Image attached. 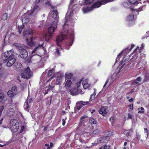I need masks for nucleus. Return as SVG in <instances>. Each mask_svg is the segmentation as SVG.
Wrapping results in <instances>:
<instances>
[{
  "label": "nucleus",
  "instance_id": "nucleus-25",
  "mask_svg": "<svg viewBox=\"0 0 149 149\" xmlns=\"http://www.w3.org/2000/svg\"><path fill=\"white\" fill-rule=\"evenodd\" d=\"M8 18V15L6 13H5L3 14L1 19L3 20H5L7 19Z\"/></svg>",
  "mask_w": 149,
  "mask_h": 149
},
{
  "label": "nucleus",
  "instance_id": "nucleus-18",
  "mask_svg": "<svg viewBox=\"0 0 149 149\" xmlns=\"http://www.w3.org/2000/svg\"><path fill=\"white\" fill-rule=\"evenodd\" d=\"M99 0V1H97L94 3L93 6H92L93 7V8H98L102 4H105L103 3L102 0Z\"/></svg>",
  "mask_w": 149,
  "mask_h": 149
},
{
  "label": "nucleus",
  "instance_id": "nucleus-42",
  "mask_svg": "<svg viewBox=\"0 0 149 149\" xmlns=\"http://www.w3.org/2000/svg\"><path fill=\"white\" fill-rule=\"evenodd\" d=\"M95 96L93 95H91L90 98V101L91 102V101H92L94 98L95 97Z\"/></svg>",
  "mask_w": 149,
  "mask_h": 149
},
{
  "label": "nucleus",
  "instance_id": "nucleus-3",
  "mask_svg": "<svg viewBox=\"0 0 149 149\" xmlns=\"http://www.w3.org/2000/svg\"><path fill=\"white\" fill-rule=\"evenodd\" d=\"M81 81L80 80L74 85V87L69 90L70 93L72 95H76L78 93L82 94L81 89Z\"/></svg>",
  "mask_w": 149,
  "mask_h": 149
},
{
  "label": "nucleus",
  "instance_id": "nucleus-64",
  "mask_svg": "<svg viewBox=\"0 0 149 149\" xmlns=\"http://www.w3.org/2000/svg\"><path fill=\"white\" fill-rule=\"evenodd\" d=\"M134 45L133 44H132L131 45V49H132V48H133L134 47Z\"/></svg>",
  "mask_w": 149,
  "mask_h": 149
},
{
  "label": "nucleus",
  "instance_id": "nucleus-59",
  "mask_svg": "<svg viewBox=\"0 0 149 149\" xmlns=\"http://www.w3.org/2000/svg\"><path fill=\"white\" fill-rule=\"evenodd\" d=\"M3 118H2L1 120H0V125H1L2 123V122L3 121Z\"/></svg>",
  "mask_w": 149,
  "mask_h": 149
},
{
  "label": "nucleus",
  "instance_id": "nucleus-41",
  "mask_svg": "<svg viewBox=\"0 0 149 149\" xmlns=\"http://www.w3.org/2000/svg\"><path fill=\"white\" fill-rule=\"evenodd\" d=\"M4 95L3 94L0 93V102L2 101L4 97Z\"/></svg>",
  "mask_w": 149,
  "mask_h": 149
},
{
  "label": "nucleus",
  "instance_id": "nucleus-53",
  "mask_svg": "<svg viewBox=\"0 0 149 149\" xmlns=\"http://www.w3.org/2000/svg\"><path fill=\"white\" fill-rule=\"evenodd\" d=\"M4 109V107L3 106H1L0 107V111L1 112Z\"/></svg>",
  "mask_w": 149,
  "mask_h": 149
},
{
  "label": "nucleus",
  "instance_id": "nucleus-17",
  "mask_svg": "<svg viewBox=\"0 0 149 149\" xmlns=\"http://www.w3.org/2000/svg\"><path fill=\"white\" fill-rule=\"evenodd\" d=\"M13 51L12 50L7 51L4 53V55L5 57L8 58L13 57Z\"/></svg>",
  "mask_w": 149,
  "mask_h": 149
},
{
  "label": "nucleus",
  "instance_id": "nucleus-47",
  "mask_svg": "<svg viewBox=\"0 0 149 149\" xmlns=\"http://www.w3.org/2000/svg\"><path fill=\"white\" fill-rule=\"evenodd\" d=\"M141 80H142V78L141 77H138L136 78V80L137 81H141Z\"/></svg>",
  "mask_w": 149,
  "mask_h": 149
},
{
  "label": "nucleus",
  "instance_id": "nucleus-50",
  "mask_svg": "<svg viewBox=\"0 0 149 149\" xmlns=\"http://www.w3.org/2000/svg\"><path fill=\"white\" fill-rule=\"evenodd\" d=\"M144 46H145V45H144V44H142V45H141V47L140 48V52H141V50L143 49V48H144Z\"/></svg>",
  "mask_w": 149,
  "mask_h": 149
},
{
  "label": "nucleus",
  "instance_id": "nucleus-1",
  "mask_svg": "<svg viewBox=\"0 0 149 149\" xmlns=\"http://www.w3.org/2000/svg\"><path fill=\"white\" fill-rule=\"evenodd\" d=\"M73 15V11L69 9L65 17V22L60 34L56 38L57 44L59 46H60V43L63 40L65 39L67 36L70 34L72 38L73 37L74 30L72 29L75 21L73 20L72 16Z\"/></svg>",
  "mask_w": 149,
  "mask_h": 149
},
{
  "label": "nucleus",
  "instance_id": "nucleus-32",
  "mask_svg": "<svg viewBox=\"0 0 149 149\" xmlns=\"http://www.w3.org/2000/svg\"><path fill=\"white\" fill-rule=\"evenodd\" d=\"M54 86H53L49 85L48 86V89L47 90V91L45 92V95H46L48 93V91L50 90H52Z\"/></svg>",
  "mask_w": 149,
  "mask_h": 149
},
{
  "label": "nucleus",
  "instance_id": "nucleus-61",
  "mask_svg": "<svg viewBox=\"0 0 149 149\" xmlns=\"http://www.w3.org/2000/svg\"><path fill=\"white\" fill-rule=\"evenodd\" d=\"M146 33L147 34V35L148 36L146 37L147 38L149 36V31H148V32H147Z\"/></svg>",
  "mask_w": 149,
  "mask_h": 149
},
{
  "label": "nucleus",
  "instance_id": "nucleus-13",
  "mask_svg": "<svg viewBox=\"0 0 149 149\" xmlns=\"http://www.w3.org/2000/svg\"><path fill=\"white\" fill-rule=\"evenodd\" d=\"M99 113L103 116H105L108 112V111L106 107H102L99 110Z\"/></svg>",
  "mask_w": 149,
  "mask_h": 149
},
{
  "label": "nucleus",
  "instance_id": "nucleus-5",
  "mask_svg": "<svg viewBox=\"0 0 149 149\" xmlns=\"http://www.w3.org/2000/svg\"><path fill=\"white\" fill-rule=\"evenodd\" d=\"M32 75V73L29 67H28L22 72L21 77L25 79H28L30 78Z\"/></svg>",
  "mask_w": 149,
  "mask_h": 149
},
{
  "label": "nucleus",
  "instance_id": "nucleus-52",
  "mask_svg": "<svg viewBox=\"0 0 149 149\" xmlns=\"http://www.w3.org/2000/svg\"><path fill=\"white\" fill-rule=\"evenodd\" d=\"M62 121H63L62 125L63 126H64L65 125V120L64 119H62Z\"/></svg>",
  "mask_w": 149,
  "mask_h": 149
},
{
  "label": "nucleus",
  "instance_id": "nucleus-22",
  "mask_svg": "<svg viewBox=\"0 0 149 149\" xmlns=\"http://www.w3.org/2000/svg\"><path fill=\"white\" fill-rule=\"evenodd\" d=\"M134 19V14H132L127 17V20L128 22L133 21Z\"/></svg>",
  "mask_w": 149,
  "mask_h": 149
},
{
  "label": "nucleus",
  "instance_id": "nucleus-24",
  "mask_svg": "<svg viewBox=\"0 0 149 149\" xmlns=\"http://www.w3.org/2000/svg\"><path fill=\"white\" fill-rule=\"evenodd\" d=\"M128 2L133 5H136L139 2V0H128Z\"/></svg>",
  "mask_w": 149,
  "mask_h": 149
},
{
  "label": "nucleus",
  "instance_id": "nucleus-39",
  "mask_svg": "<svg viewBox=\"0 0 149 149\" xmlns=\"http://www.w3.org/2000/svg\"><path fill=\"white\" fill-rule=\"evenodd\" d=\"M100 132V131L99 130L97 129L94 130L93 132V133L95 134H98L99 132Z\"/></svg>",
  "mask_w": 149,
  "mask_h": 149
},
{
  "label": "nucleus",
  "instance_id": "nucleus-33",
  "mask_svg": "<svg viewBox=\"0 0 149 149\" xmlns=\"http://www.w3.org/2000/svg\"><path fill=\"white\" fill-rule=\"evenodd\" d=\"M126 49H125V50H123L122 52H121V53H119L118 54V55L117 56V58H116V61H119V58L120 57V56L121 55V54L122 53H123L124 52H125V51H126Z\"/></svg>",
  "mask_w": 149,
  "mask_h": 149
},
{
  "label": "nucleus",
  "instance_id": "nucleus-62",
  "mask_svg": "<svg viewBox=\"0 0 149 149\" xmlns=\"http://www.w3.org/2000/svg\"><path fill=\"white\" fill-rule=\"evenodd\" d=\"M46 4L47 6H49L50 5V3L49 2H48L47 3H46Z\"/></svg>",
  "mask_w": 149,
  "mask_h": 149
},
{
  "label": "nucleus",
  "instance_id": "nucleus-27",
  "mask_svg": "<svg viewBox=\"0 0 149 149\" xmlns=\"http://www.w3.org/2000/svg\"><path fill=\"white\" fill-rule=\"evenodd\" d=\"M7 94L8 96L10 97H13L14 96V95H15L13 92L11 91H8V92Z\"/></svg>",
  "mask_w": 149,
  "mask_h": 149
},
{
  "label": "nucleus",
  "instance_id": "nucleus-43",
  "mask_svg": "<svg viewBox=\"0 0 149 149\" xmlns=\"http://www.w3.org/2000/svg\"><path fill=\"white\" fill-rule=\"evenodd\" d=\"M139 83V82L138 81H137L136 80H134L132 82V84L133 85H135V84H138Z\"/></svg>",
  "mask_w": 149,
  "mask_h": 149
},
{
  "label": "nucleus",
  "instance_id": "nucleus-55",
  "mask_svg": "<svg viewBox=\"0 0 149 149\" xmlns=\"http://www.w3.org/2000/svg\"><path fill=\"white\" fill-rule=\"evenodd\" d=\"M56 54L57 55H59V52L58 50V49H57L56 51Z\"/></svg>",
  "mask_w": 149,
  "mask_h": 149
},
{
  "label": "nucleus",
  "instance_id": "nucleus-12",
  "mask_svg": "<svg viewBox=\"0 0 149 149\" xmlns=\"http://www.w3.org/2000/svg\"><path fill=\"white\" fill-rule=\"evenodd\" d=\"M72 82L70 80H65L63 84V86L66 89H68L71 87Z\"/></svg>",
  "mask_w": 149,
  "mask_h": 149
},
{
  "label": "nucleus",
  "instance_id": "nucleus-31",
  "mask_svg": "<svg viewBox=\"0 0 149 149\" xmlns=\"http://www.w3.org/2000/svg\"><path fill=\"white\" fill-rule=\"evenodd\" d=\"M11 91L13 92L14 94L15 95L17 92V88L16 86H13L11 89Z\"/></svg>",
  "mask_w": 149,
  "mask_h": 149
},
{
  "label": "nucleus",
  "instance_id": "nucleus-56",
  "mask_svg": "<svg viewBox=\"0 0 149 149\" xmlns=\"http://www.w3.org/2000/svg\"><path fill=\"white\" fill-rule=\"evenodd\" d=\"M94 91L93 94V95H94L95 96L96 95V91H95V89H94Z\"/></svg>",
  "mask_w": 149,
  "mask_h": 149
},
{
  "label": "nucleus",
  "instance_id": "nucleus-29",
  "mask_svg": "<svg viewBox=\"0 0 149 149\" xmlns=\"http://www.w3.org/2000/svg\"><path fill=\"white\" fill-rule=\"evenodd\" d=\"M24 109L27 111H28L29 109V106L28 104V102H26L24 105Z\"/></svg>",
  "mask_w": 149,
  "mask_h": 149
},
{
  "label": "nucleus",
  "instance_id": "nucleus-14",
  "mask_svg": "<svg viewBox=\"0 0 149 149\" xmlns=\"http://www.w3.org/2000/svg\"><path fill=\"white\" fill-rule=\"evenodd\" d=\"M58 13L56 10L51 11L49 12V16H52L53 18L55 19L54 21H56V20H57L58 21Z\"/></svg>",
  "mask_w": 149,
  "mask_h": 149
},
{
  "label": "nucleus",
  "instance_id": "nucleus-37",
  "mask_svg": "<svg viewBox=\"0 0 149 149\" xmlns=\"http://www.w3.org/2000/svg\"><path fill=\"white\" fill-rule=\"evenodd\" d=\"M93 0H85V2H84L85 4H88L91 3L93 2Z\"/></svg>",
  "mask_w": 149,
  "mask_h": 149
},
{
  "label": "nucleus",
  "instance_id": "nucleus-21",
  "mask_svg": "<svg viewBox=\"0 0 149 149\" xmlns=\"http://www.w3.org/2000/svg\"><path fill=\"white\" fill-rule=\"evenodd\" d=\"M93 7L92 6L90 7L84 8L83 9V10L84 13H87L88 12L92 10H93Z\"/></svg>",
  "mask_w": 149,
  "mask_h": 149
},
{
  "label": "nucleus",
  "instance_id": "nucleus-58",
  "mask_svg": "<svg viewBox=\"0 0 149 149\" xmlns=\"http://www.w3.org/2000/svg\"><path fill=\"white\" fill-rule=\"evenodd\" d=\"M108 81H109V80H108V79H107V80L106 81L105 83V84L104 85V87L105 86H106V85L108 83Z\"/></svg>",
  "mask_w": 149,
  "mask_h": 149
},
{
  "label": "nucleus",
  "instance_id": "nucleus-63",
  "mask_svg": "<svg viewBox=\"0 0 149 149\" xmlns=\"http://www.w3.org/2000/svg\"><path fill=\"white\" fill-rule=\"evenodd\" d=\"M45 147H47V148L48 147H49V145L48 144H45Z\"/></svg>",
  "mask_w": 149,
  "mask_h": 149
},
{
  "label": "nucleus",
  "instance_id": "nucleus-23",
  "mask_svg": "<svg viewBox=\"0 0 149 149\" xmlns=\"http://www.w3.org/2000/svg\"><path fill=\"white\" fill-rule=\"evenodd\" d=\"M52 36V34H49V33L46 34L45 36V38L46 40L48 41L51 38Z\"/></svg>",
  "mask_w": 149,
  "mask_h": 149
},
{
  "label": "nucleus",
  "instance_id": "nucleus-4",
  "mask_svg": "<svg viewBox=\"0 0 149 149\" xmlns=\"http://www.w3.org/2000/svg\"><path fill=\"white\" fill-rule=\"evenodd\" d=\"M10 126L12 131L15 132H16L18 130L19 127L18 121L15 119L11 120L10 122Z\"/></svg>",
  "mask_w": 149,
  "mask_h": 149
},
{
  "label": "nucleus",
  "instance_id": "nucleus-7",
  "mask_svg": "<svg viewBox=\"0 0 149 149\" xmlns=\"http://www.w3.org/2000/svg\"><path fill=\"white\" fill-rule=\"evenodd\" d=\"M58 21H53L50 24V26L48 29V33L49 34H52L54 33L55 30L57 27V24L58 23Z\"/></svg>",
  "mask_w": 149,
  "mask_h": 149
},
{
  "label": "nucleus",
  "instance_id": "nucleus-15",
  "mask_svg": "<svg viewBox=\"0 0 149 149\" xmlns=\"http://www.w3.org/2000/svg\"><path fill=\"white\" fill-rule=\"evenodd\" d=\"M64 75L62 73H60L58 75L56 80L55 82V84L56 85L59 84L60 83L62 82L63 80Z\"/></svg>",
  "mask_w": 149,
  "mask_h": 149
},
{
  "label": "nucleus",
  "instance_id": "nucleus-28",
  "mask_svg": "<svg viewBox=\"0 0 149 149\" xmlns=\"http://www.w3.org/2000/svg\"><path fill=\"white\" fill-rule=\"evenodd\" d=\"M89 122L91 124H96L97 123V121L93 118H91L90 119Z\"/></svg>",
  "mask_w": 149,
  "mask_h": 149
},
{
  "label": "nucleus",
  "instance_id": "nucleus-10",
  "mask_svg": "<svg viewBox=\"0 0 149 149\" xmlns=\"http://www.w3.org/2000/svg\"><path fill=\"white\" fill-rule=\"evenodd\" d=\"M16 61L15 58L14 57L8 58L4 61V63H7L6 65L9 67L11 66L15 63Z\"/></svg>",
  "mask_w": 149,
  "mask_h": 149
},
{
  "label": "nucleus",
  "instance_id": "nucleus-20",
  "mask_svg": "<svg viewBox=\"0 0 149 149\" xmlns=\"http://www.w3.org/2000/svg\"><path fill=\"white\" fill-rule=\"evenodd\" d=\"M14 109L12 108H10L7 111V114L8 116L11 117L14 115Z\"/></svg>",
  "mask_w": 149,
  "mask_h": 149
},
{
  "label": "nucleus",
  "instance_id": "nucleus-38",
  "mask_svg": "<svg viewBox=\"0 0 149 149\" xmlns=\"http://www.w3.org/2000/svg\"><path fill=\"white\" fill-rule=\"evenodd\" d=\"M110 147L109 146L107 145H105L103 147H101L99 149H109Z\"/></svg>",
  "mask_w": 149,
  "mask_h": 149
},
{
  "label": "nucleus",
  "instance_id": "nucleus-51",
  "mask_svg": "<svg viewBox=\"0 0 149 149\" xmlns=\"http://www.w3.org/2000/svg\"><path fill=\"white\" fill-rule=\"evenodd\" d=\"M24 130V126H22L21 130V132H23Z\"/></svg>",
  "mask_w": 149,
  "mask_h": 149
},
{
  "label": "nucleus",
  "instance_id": "nucleus-48",
  "mask_svg": "<svg viewBox=\"0 0 149 149\" xmlns=\"http://www.w3.org/2000/svg\"><path fill=\"white\" fill-rule=\"evenodd\" d=\"M132 116L130 113L128 114V119H132Z\"/></svg>",
  "mask_w": 149,
  "mask_h": 149
},
{
  "label": "nucleus",
  "instance_id": "nucleus-9",
  "mask_svg": "<svg viewBox=\"0 0 149 149\" xmlns=\"http://www.w3.org/2000/svg\"><path fill=\"white\" fill-rule=\"evenodd\" d=\"M87 117V116H84L81 117L80 118V122L79 123V125L76 128L77 130L78 129H82L84 128L86 129V127H85L84 125V122L86 121L85 118Z\"/></svg>",
  "mask_w": 149,
  "mask_h": 149
},
{
  "label": "nucleus",
  "instance_id": "nucleus-34",
  "mask_svg": "<svg viewBox=\"0 0 149 149\" xmlns=\"http://www.w3.org/2000/svg\"><path fill=\"white\" fill-rule=\"evenodd\" d=\"M54 70L52 69L49 70L48 72L47 75L49 76H50L52 75V74L54 73Z\"/></svg>",
  "mask_w": 149,
  "mask_h": 149
},
{
  "label": "nucleus",
  "instance_id": "nucleus-6",
  "mask_svg": "<svg viewBox=\"0 0 149 149\" xmlns=\"http://www.w3.org/2000/svg\"><path fill=\"white\" fill-rule=\"evenodd\" d=\"M41 9V7L38 4H36L31 7L30 10L27 12L29 15H32L35 16L37 12Z\"/></svg>",
  "mask_w": 149,
  "mask_h": 149
},
{
  "label": "nucleus",
  "instance_id": "nucleus-16",
  "mask_svg": "<svg viewBox=\"0 0 149 149\" xmlns=\"http://www.w3.org/2000/svg\"><path fill=\"white\" fill-rule=\"evenodd\" d=\"M82 85L84 89L88 88L90 86V84L88 79H84L82 82Z\"/></svg>",
  "mask_w": 149,
  "mask_h": 149
},
{
  "label": "nucleus",
  "instance_id": "nucleus-44",
  "mask_svg": "<svg viewBox=\"0 0 149 149\" xmlns=\"http://www.w3.org/2000/svg\"><path fill=\"white\" fill-rule=\"evenodd\" d=\"M53 146V143H52L51 142L50 143V144L49 146V147H47V149H50Z\"/></svg>",
  "mask_w": 149,
  "mask_h": 149
},
{
  "label": "nucleus",
  "instance_id": "nucleus-8",
  "mask_svg": "<svg viewBox=\"0 0 149 149\" xmlns=\"http://www.w3.org/2000/svg\"><path fill=\"white\" fill-rule=\"evenodd\" d=\"M24 48V45H22V46H19V54L20 57L23 58H25L28 56V53Z\"/></svg>",
  "mask_w": 149,
  "mask_h": 149
},
{
  "label": "nucleus",
  "instance_id": "nucleus-30",
  "mask_svg": "<svg viewBox=\"0 0 149 149\" xmlns=\"http://www.w3.org/2000/svg\"><path fill=\"white\" fill-rule=\"evenodd\" d=\"M105 138H99L97 140V142L98 143L101 142L102 143L104 142L105 140Z\"/></svg>",
  "mask_w": 149,
  "mask_h": 149
},
{
  "label": "nucleus",
  "instance_id": "nucleus-49",
  "mask_svg": "<svg viewBox=\"0 0 149 149\" xmlns=\"http://www.w3.org/2000/svg\"><path fill=\"white\" fill-rule=\"evenodd\" d=\"M107 134L108 136H111V132L110 131H109L107 132Z\"/></svg>",
  "mask_w": 149,
  "mask_h": 149
},
{
  "label": "nucleus",
  "instance_id": "nucleus-46",
  "mask_svg": "<svg viewBox=\"0 0 149 149\" xmlns=\"http://www.w3.org/2000/svg\"><path fill=\"white\" fill-rule=\"evenodd\" d=\"M72 42H71L70 43L67 44H66L67 45H69V46L68 47H67L66 49H69L70 48V47L72 45Z\"/></svg>",
  "mask_w": 149,
  "mask_h": 149
},
{
  "label": "nucleus",
  "instance_id": "nucleus-54",
  "mask_svg": "<svg viewBox=\"0 0 149 149\" xmlns=\"http://www.w3.org/2000/svg\"><path fill=\"white\" fill-rule=\"evenodd\" d=\"M145 81L148 80H149V76L148 77L146 76L145 78L144 79Z\"/></svg>",
  "mask_w": 149,
  "mask_h": 149
},
{
  "label": "nucleus",
  "instance_id": "nucleus-36",
  "mask_svg": "<svg viewBox=\"0 0 149 149\" xmlns=\"http://www.w3.org/2000/svg\"><path fill=\"white\" fill-rule=\"evenodd\" d=\"M90 103V101L87 102H81V104L83 105H84L86 104H89Z\"/></svg>",
  "mask_w": 149,
  "mask_h": 149
},
{
  "label": "nucleus",
  "instance_id": "nucleus-40",
  "mask_svg": "<svg viewBox=\"0 0 149 149\" xmlns=\"http://www.w3.org/2000/svg\"><path fill=\"white\" fill-rule=\"evenodd\" d=\"M113 0H102L103 3H106L108 2H111L113 1Z\"/></svg>",
  "mask_w": 149,
  "mask_h": 149
},
{
  "label": "nucleus",
  "instance_id": "nucleus-35",
  "mask_svg": "<svg viewBox=\"0 0 149 149\" xmlns=\"http://www.w3.org/2000/svg\"><path fill=\"white\" fill-rule=\"evenodd\" d=\"M128 111H131L133 109V104H131L128 105Z\"/></svg>",
  "mask_w": 149,
  "mask_h": 149
},
{
  "label": "nucleus",
  "instance_id": "nucleus-2",
  "mask_svg": "<svg viewBox=\"0 0 149 149\" xmlns=\"http://www.w3.org/2000/svg\"><path fill=\"white\" fill-rule=\"evenodd\" d=\"M33 33L32 29L29 28L25 29L23 33L24 38L25 40L28 45L31 47L35 46V48L31 54V57L38 54H40L41 51L44 52L45 50L43 47L44 42L42 40L39 39L37 42L34 43L33 41L34 38H32Z\"/></svg>",
  "mask_w": 149,
  "mask_h": 149
},
{
  "label": "nucleus",
  "instance_id": "nucleus-57",
  "mask_svg": "<svg viewBox=\"0 0 149 149\" xmlns=\"http://www.w3.org/2000/svg\"><path fill=\"white\" fill-rule=\"evenodd\" d=\"M133 100V98H131L128 100L130 102H131Z\"/></svg>",
  "mask_w": 149,
  "mask_h": 149
},
{
  "label": "nucleus",
  "instance_id": "nucleus-19",
  "mask_svg": "<svg viewBox=\"0 0 149 149\" xmlns=\"http://www.w3.org/2000/svg\"><path fill=\"white\" fill-rule=\"evenodd\" d=\"M73 74L72 73L69 72H66L65 75V80H70L72 79Z\"/></svg>",
  "mask_w": 149,
  "mask_h": 149
},
{
  "label": "nucleus",
  "instance_id": "nucleus-45",
  "mask_svg": "<svg viewBox=\"0 0 149 149\" xmlns=\"http://www.w3.org/2000/svg\"><path fill=\"white\" fill-rule=\"evenodd\" d=\"M145 132L146 133L147 135V136H148L149 134V132L148 131L147 129V128H145L144 129Z\"/></svg>",
  "mask_w": 149,
  "mask_h": 149
},
{
  "label": "nucleus",
  "instance_id": "nucleus-11",
  "mask_svg": "<svg viewBox=\"0 0 149 149\" xmlns=\"http://www.w3.org/2000/svg\"><path fill=\"white\" fill-rule=\"evenodd\" d=\"M22 21L23 23L22 25L20 26H19L18 28V31L19 33H21L22 31L23 28L24 24H26L29 22V19L28 18L24 17L23 18Z\"/></svg>",
  "mask_w": 149,
  "mask_h": 149
},
{
  "label": "nucleus",
  "instance_id": "nucleus-26",
  "mask_svg": "<svg viewBox=\"0 0 149 149\" xmlns=\"http://www.w3.org/2000/svg\"><path fill=\"white\" fill-rule=\"evenodd\" d=\"M138 113H143L144 112V109L143 107H141L140 109H138Z\"/></svg>",
  "mask_w": 149,
  "mask_h": 149
},
{
  "label": "nucleus",
  "instance_id": "nucleus-60",
  "mask_svg": "<svg viewBox=\"0 0 149 149\" xmlns=\"http://www.w3.org/2000/svg\"><path fill=\"white\" fill-rule=\"evenodd\" d=\"M40 0H36L35 2L36 3V4H38L37 3H39L40 2Z\"/></svg>",
  "mask_w": 149,
  "mask_h": 149
}]
</instances>
